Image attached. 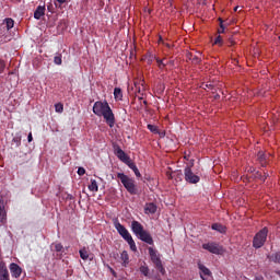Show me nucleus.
<instances>
[{"label":"nucleus","mask_w":280,"mask_h":280,"mask_svg":"<svg viewBox=\"0 0 280 280\" xmlns=\"http://www.w3.org/2000/svg\"><path fill=\"white\" fill-rule=\"evenodd\" d=\"M117 178H119L120 183L130 196H137V194H139V187H137V182H135L133 178H130L124 173H118Z\"/></svg>","instance_id":"7ed1b4c3"},{"label":"nucleus","mask_w":280,"mask_h":280,"mask_svg":"<svg viewBox=\"0 0 280 280\" xmlns=\"http://www.w3.org/2000/svg\"><path fill=\"white\" fill-rule=\"evenodd\" d=\"M114 97L116 102H121V100H124V92H121V88L114 89Z\"/></svg>","instance_id":"aec40b11"},{"label":"nucleus","mask_w":280,"mask_h":280,"mask_svg":"<svg viewBox=\"0 0 280 280\" xmlns=\"http://www.w3.org/2000/svg\"><path fill=\"white\" fill-rule=\"evenodd\" d=\"M266 240H268V229L265 226L255 234L253 238V247L261 248L264 244H266Z\"/></svg>","instance_id":"39448f33"},{"label":"nucleus","mask_w":280,"mask_h":280,"mask_svg":"<svg viewBox=\"0 0 280 280\" xmlns=\"http://www.w3.org/2000/svg\"><path fill=\"white\" fill-rule=\"evenodd\" d=\"M138 238L141 240V242H144V244H149V246H154V238H152V234L148 231H143Z\"/></svg>","instance_id":"9d476101"},{"label":"nucleus","mask_w":280,"mask_h":280,"mask_svg":"<svg viewBox=\"0 0 280 280\" xmlns=\"http://www.w3.org/2000/svg\"><path fill=\"white\" fill-rule=\"evenodd\" d=\"M206 86H208V88H209V86H211V84H207Z\"/></svg>","instance_id":"a18cd8bd"},{"label":"nucleus","mask_w":280,"mask_h":280,"mask_svg":"<svg viewBox=\"0 0 280 280\" xmlns=\"http://www.w3.org/2000/svg\"><path fill=\"white\" fill-rule=\"evenodd\" d=\"M135 86H136V89H137V83H135Z\"/></svg>","instance_id":"49530a36"},{"label":"nucleus","mask_w":280,"mask_h":280,"mask_svg":"<svg viewBox=\"0 0 280 280\" xmlns=\"http://www.w3.org/2000/svg\"><path fill=\"white\" fill-rule=\"evenodd\" d=\"M158 62V67L159 69H165V67L167 66L165 62H163V60L161 59H156Z\"/></svg>","instance_id":"7c9ffc66"},{"label":"nucleus","mask_w":280,"mask_h":280,"mask_svg":"<svg viewBox=\"0 0 280 280\" xmlns=\"http://www.w3.org/2000/svg\"><path fill=\"white\" fill-rule=\"evenodd\" d=\"M220 21V30L218 31L219 34H224V24H223V21L222 19H219Z\"/></svg>","instance_id":"2f4dec72"},{"label":"nucleus","mask_w":280,"mask_h":280,"mask_svg":"<svg viewBox=\"0 0 280 280\" xmlns=\"http://www.w3.org/2000/svg\"><path fill=\"white\" fill-rule=\"evenodd\" d=\"M143 104H148V101H144Z\"/></svg>","instance_id":"c03bdc74"},{"label":"nucleus","mask_w":280,"mask_h":280,"mask_svg":"<svg viewBox=\"0 0 280 280\" xmlns=\"http://www.w3.org/2000/svg\"><path fill=\"white\" fill-rule=\"evenodd\" d=\"M59 5H62L63 3H67L69 0H55Z\"/></svg>","instance_id":"c9c22d12"},{"label":"nucleus","mask_w":280,"mask_h":280,"mask_svg":"<svg viewBox=\"0 0 280 280\" xmlns=\"http://www.w3.org/2000/svg\"><path fill=\"white\" fill-rule=\"evenodd\" d=\"M269 261H273V264H280V252L271 254L268 256Z\"/></svg>","instance_id":"5701e85b"},{"label":"nucleus","mask_w":280,"mask_h":280,"mask_svg":"<svg viewBox=\"0 0 280 280\" xmlns=\"http://www.w3.org/2000/svg\"><path fill=\"white\" fill-rule=\"evenodd\" d=\"M256 156L261 167H266V165H268V155H266L264 151H259Z\"/></svg>","instance_id":"4468645a"},{"label":"nucleus","mask_w":280,"mask_h":280,"mask_svg":"<svg viewBox=\"0 0 280 280\" xmlns=\"http://www.w3.org/2000/svg\"><path fill=\"white\" fill-rule=\"evenodd\" d=\"M148 130H150V132H153V135H159V127L155 125H148L147 126Z\"/></svg>","instance_id":"bb28decb"},{"label":"nucleus","mask_w":280,"mask_h":280,"mask_svg":"<svg viewBox=\"0 0 280 280\" xmlns=\"http://www.w3.org/2000/svg\"><path fill=\"white\" fill-rule=\"evenodd\" d=\"M145 211L149 212V213H156V205L150 202V203H147L145 206Z\"/></svg>","instance_id":"b1692460"},{"label":"nucleus","mask_w":280,"mask_h":280,"mask_svg":"<svg viewBox=\"0 0 280 280\" xmlns=\"http://www.w3.org/2000/svg\"><path fill=\"white\" fill-rule=\"evenodd\" d=\"M55 65H62V55H57L54 57Z\"/></svg>","instance_id":"c85d7f7f"},{"label":"nucleus","mask_w":280,"mask_h":280,"mask_svg":"<svg viewBox=\"0 0 280 280\" xmlns=\"http://www.w3.org/2000/svg\"><path fill=\"white\" fill-rule=\"evenodd\" d=\"M1 213H3V206L1 205V201H0V218H1Z\"/></svg>","instance_id":"58836bf2"},{"label":"nucleus","mask_w":280,"mask_h":280,"mask_svg":"<svg viewBox=\"0 0 280 280\" xmlns=\"http://www.w3.org/2000/svg\"><path fill=\"white\" fill-rule=\"evenodd\" d=\"M184 176L186 183H189L190 185H196L197 183H200V176L194 174V171H191V166L185 167Z\"/></svg>","instance_id":"423d86ee"},{"label":"nucleus","mask_w":280,"mask_h":280,"mask_svg":"<svg viewBox=\"0 0 280 280\" xmlns=\"http://www.w3.org/2000/svg\"><path fill=\"white\" fill-rule=\"evenodd\" d=\"M55 250L56 253H62V250H65V247L60 243H56Z\"/></svg>","instance_id":"c756f323"},{"label":"nucleus","mask_w":280,"mask_h":280,"mask_svg":"<svg viewBox=\"0 0 280 280\" xmlns=\"http://www.w3.org/2000/svg\"><path fill=\"white\" fill-rule=\"evenodd\" d=\"M114 226H115L117 233L120 235V237H122V240H125V242H127V244H129L130 249L133 253H137V244L135 243V240L132 238V235L130 234L128 229H126V226H124V224H120L119 221H115Z\"/></svg>","instance_id":"f03ea898"},{"label":"nucleus","mask_w":280,"mask_h":280,"mask_svg":"<svg viewBox=\"0 0 280 280\" xmlns=\"http://www.w3.org/2000/svg\"><path fill=\"white\" fill-rule=\"evenodd\" d=\"M4 69H5V61L0 60V73H3Z\"/></svg>","instance_id":"72a5a7b5"},{"label":"nucleus","mask_w":280,"mask_h":280,"mask_svg":"<svg viewBox=\"0 0 280 280\" xmlns=\"http://www.w3.org/2000/svg\"><path fill=\"white\" fill-rule=\"evenodd\" d=\"M79 255L83 261H86L89 259V250H86V247H83L82 249L79 250Z\"/></svg>","instance_id":"393cba45"},{"label":"nucleus","mask_w":280,"mask_h":280,"mask_svg":"<svg viewBox=\"0 0 280 280\" xmlns=\"http://www.w3.org/2000/svg\"><path fill=\"white\" fill-rule=\"evenodd\" d=\"M148 250H149L150 259L152 264L155 266V269L162 275H165V267H163V260H161V256L159 255V252H156V249H153L152 247H149Z\"/></svg>","instance_id":"20e7f679"},{"label":"nucleus","mask_w":280,"mask_h":280,"mask_svg":"<svg viewBox=\"0 0 280 280\" xmlns=\"http://www.w3.org/2000/svg\"><path fill=\"white\" fill-rule=\"evenodd\" d=\"M238 9H240V7H235L234 8V12H237Z\"/></svg>","instance_id":"a19ab883"},{"label":"nucleus","mask_w":280,"mask_h":280,"mask_svg":"<svg viewBox=\"0 0 280 280\" xmlns=\"http://www.w3.org/2000/svg\"><path fill=\"white\" fill-rule=\"evenodd\" d=\"M159 44H162V45L165 44V40H163V37H162V36H159Z\"/></svg>","instance_id":"4c0bfd02"},{"label":"nucleus","mask_w":280,"mask_h":280,"mask_svg":"<svg viewBox=\"0 0 280 280\" xmlns=\"http://www.w3.org/2000/svg\"><path fill=\"white\" fill-rule=\"evenodd\" d=\"M186 58H187L188 60H190V61L192 62V65H200V62H201L200 57H198V56H196V55H194V54H191V52H188V54L186 55Z\"/></svg>","instance_id":"a211bd4d"},{"label":"nucleus","mask_w":280,"mask_h":280,"mask_svg":"<svg viewBox=\"0 0 280 280\" xmlns=\"http://www.w3.org/2000/svg\"><path fill=\"white\" fill-rule=\"evenodd\" d=\"M256 280H260L259 278H256Z\"/></svg>","instance_id":"de8ad7c7"},{"label":"nucleus","mask_w":280,"mask_h":280,"mask_svg":"<svg viewBox=\"0 0 280 280\" xmlns=\"http://www.w3.org/2000/svg\"><path fill=\"white\" fill-rule=\"evenodd\" d=\"M198 268L200 270V277L202 280H207L208 277H211V270L207 266L198 262Z\"/></svg>","instance_id":"ddd939ff"},{"label":"nucleus","mask_w":280,"mask_h":280,"mask_svg":"<svg viewBox=\"0 0 280 280\" xmlns=\"http://www.w3.org/2000/svg\"><path fill=\"white\" fill-rule=\"evenodd\" d=\"M78 174H79V176H84L86 174V170H84V167H79Z\"/></svg>","instance_id":"473e14b6"},{"label":"nucleus","mask_w":280,"mask_h":280,"mask_svg":"<svg viewBox=\"0 0 280 280\" xmlns=\"http://www.w3.org/2000/svg\"><path fill=\"white\" fill-rule=\"evenodd\" d=\"M9 268L11 277H13V279H19V277H21V275L23 273V269L16 262H11Z\"/></svg>","instance_id":"1a4fd4ad"},{"label":"nucleus","mask_w":280,"mask_h":280,"mask_svg":"<svg viewBox=\"0 0 280 280\" xmlns=\"http://www.w3.org/2000/svg\"><path fill=\"white\" fill-rule=\"evenodd\" d=\"M212 231H218V233H226V226L220 223H213L211 225Z\"/></svg>","instance_id":"412c9836"},{"label":"nucleus","mask_w":280,"mask_h":280,"mask_svg":"<svg viewBox=\"0 0 280 280\" xmlns=\"http://www.w3.org/2000/svg\"><path fill=\"white\" fill-rule=\"evenodd\" d=\"M88 189L90 191H95V192L100 191V186H97V180L91 179L90 185L88 186Z\"/></svg>","instance_id":"4be33fe9"},{"label":"nucleus","mask_w":280,"mask_h":280,"mask_svg":"<svg viewBox=\"0 0 280 280\" xmlns=\"http://www.w3.org/2000/svg\"><path fill=\"white\" fill-rule=\"evenodd\" d=\"M138 93H141V88L138 89Z\"/></svg>","instance_id":"79ce46f5"},{"label":"nucleus","mask_w":280,"mask_h":280,"mask_svg":"<svg viewBox=\"0 0 280 280\" xmlns=\"http://www.w3.org/2000/svg\"><path fill=\"white\" fill-rule=\"evenodd\" d=\"M165 47H167L168 49L172 47V45L171 44H167V43H165L164 42V44H163Z\"/></svg>","instance_id":"ea45409f"},{"label":"nucleus","mask_w":280,"mask_h":280,"mask_svg":"<svg viewBox=\"0 0 280 280\" xmlns=\"http://www.w3.org/2000/svg\"><path fill=\"white\" fill-rule=\"evenodd\" d=\"M27 139H28V143H32V141H34V138L32 137V132L28 133Z\"/></svg>","instance_id":"e433bc0d"},{"label":"nucleus","mask_w":280,"mask_h":280,"mask_svg":"<svg viewBox=\"0 0 280 280\" xmlns=\"http://www.w3.org/2000/svg\"><path fill=\"white\" fill-rule=\"evenodd\" d=\"M202 248L203 250H208V253H211L212 255H222V253H224L222 246H220V244L215 242L202 244Z\"/></svg>","instance_id":"0eeeda50"},{"label":"nucleus","mask_w":280,"mask_h":280,"mask_svg":"<svg viewBox=\"0 0 280 280\" xmlns=\"http://www.w3.org/2000/svg\"><path fill=\"white\" fill-rule=\"evenodd\" d=\"M0 280H10V271L3 261H0Z\"/></svg>","instance_id":"f8f14e48"},{"label":"nucleus","mask_w":280,"mask_h":280,"mask_svg":"<svg viewBox=\"0 0 280 280\" xmlns=\"http://www.w3.org/2000/svg\"><path fill=\"white\" fill-rule=\"evenodd\" d=\"M2 25H4L7 32H10V30H12V27H14V20L11 18H5L3 20Z\"/></svg>","instance_id":"f3484780"},{"label":"nucleus","mask_w":280,"mask_h":280,"mask_svg":"<svg viewBox=\"0 0 280 280\" xmlns=\"http://www.w3.org/2000/svg\"><path fill=\"white\" fill-rule=\"evenodd\" d=\"M214 45H222V36H218L214 40Z\"/></svg>","instance_id":"f704fd0d"},{"label":"nucleus","mask_w":280,"mask_h":280,"mask_svg":"<svg viewBox=\"0 0 280 280\" xmlns=\"http://www.w3.org/2000/svg\"><path fill=\"white\" fill-rule=\"evenodd\" d=\"M120 260L122 261L124 268H126L128 264H130V257L128 256V252L124 250L120 254Z\"/></svg>","instance_id":"6ab92c4d"},{"label":"nucleus","mask_w":280,"mask_h":280,"mask_svg":"<svg viewBox=\"0 0 280 280\" xmlns=\"http://www.w3.org/2000/svg\"><path fill=\"white\" fill-rule=\"evenodd\" d=\"M113 148H114L115 156H117V159H119V161H121L122 163L128 165L129 162L131 161L130 156H128V154H126V152L118 144H114Z\"/></svg>","instance_id":"6e6552de"},{"label":"nucleus","mask_w":280,"mask_h":280,"mask_svg":"<svg viewBox=\"0 0 280 280\" xmlns=\"http://www.w3.org/2000/svg\"><path fill=\"white\" fill-rule=\"evenodd\" d=\"M267 176H268V175H265V177L262 178V180H266Z\"/></svg>","instance_id":"37998d69"},{"label":"nucleus","mask_w":280,"mask_h":280,"mask_svg":"<svg viewBox=\"0 0 280 280\" xmlns=\"http://www.w3.org/2000/svg\"><path fill=\"white\" fill-rule=\"evenodd\" d=\"M140 272L144 277H150V268L148 266H141L140 267Z\"/></svg>","instance_id":"a878e982"},{"label":"nucleus","mask_w":280,"mask_h":280,"mask_svg":"<svg viewBox=\"0 0 280 280\" xmlns=\"http://www.w3.org/2000/svg\"><path fill=\"white\" fill-rule=\"evenodd\" d=\"M127 165H128L129 170H132V172H133V174H136L137 178H141V172H139L137 164H135V162H132V160H130Z\"/></svg>","instance_id":"dca6fc26"},{"label":"nucleus","mask_w":280,"mask_h":280,"mask_svg":"<svg viewBox=\"0 0 280 280\" xmlns=\"http://www.w3.org/2000/svg\"><path fill=\"white\" fill-rule=\"evenodd\" d=\"M93 113L97 117H103L109 128L115 126V114L106 101H97L93 105Z\"/></svg>","instance_id":"f257e3e1"},{"label":"nucleus","mask_w":280,"mask_h":280,"mask_svg":"<svg viewBox=\"0 0 280 280\" xmlns=\"http://www.w3.org/2000/svg\"><path fill=\"white\" fill-rule=\"evenodd\" d=\"M55 110H56V113H63L65 105H62V103L55 104Z\"/></svg>","instance_id":"cd10ccee"},{"label":"nucleus","mask_w":280,"mask_h":280,"mask_svg":"<svg viewBox=\"0 0 280 280\" xmlns=\"http://www.w3.org/2000/svg\"><path fill=\"white\" fill-rule=\"evenodd\" d=\"M131 231L138 237L140 234H142L145 231V229H143V225L139 221H132Z\"/></svg>","instance_id":"9b49d317"},{"label":"nucleus","mask_w":280,"mask_h":280,"mask_svg":"<svg viewBox=\"0 0 280 280\" xmlns=\"http://www.w3.org/2000/svg\"><path fill=\"white\" fill-rule=\"evenodd\" d=\"M45 11H46L45 5H38L34 12V19H36L37 21H40V19L45 16Z\"/></svg>","instance_id":"2eb2a0df"}]
</instances>
